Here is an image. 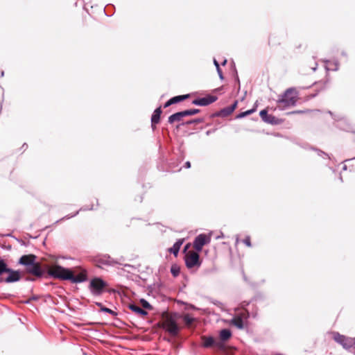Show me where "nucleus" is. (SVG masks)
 <instances>
[{
    "label": "nucleus",
    "mask_w": 355,
    "mask_h": 355,
    "mask_svg": "<svg viewBox=\"0 0 355 355\" xmlns=\"http://www.w3.org/2000/svg\"><path fill=\"white\" fill-rule=\"evenodd\" d=\"M47 268L48 275L55 279L68 280L73 284L81 283L87 280V271L80 266L70 269L55 264L51 266H47Z\"/></svg>",
    "instance_id": "nucleus-1"
},
{
    "label": "nucleus",
    "mask_w": 355,
    "mask_h": 355,
    "mask_svg": "<svg viewBox=\"0 0 355 355\" xmlns=\"http://www.w3.org/2000/svg\"><path fill=\"white\" fill-rule=\"evenodd\" d=\"M37 256L33 254L23 255L19 260V263L26 267L28 273L35 277H41L44 274L41 263L36 262Z\"/></svg>",
    "instance_id": "nucleus-2"
},
{
    "label": "nucleus",
    "mask_w": 355,
    "mask_h": 355,
    "mask_svg": "<svg viewBox=\"0 0 355 355\" xmlns=\"http://www.w3.org/2000/svg\"><path fill=\"white\" fill-rule=\"evenodd\" d=\"M157 326L164 329L173 337L177 336L180 329L173 315L168 312L162 313V319L157 324Z\"/></svg>",
    "instance_id": "nucleus-3"
},
{
    "label": "nucleus",
    "mask_w": 355,
    "mask_h": 355,
    "mask_svg": "<svg viewBox=\"0 0 355 355\" xmlns=\"http://www.w3.org/2000/svg\"><path fill=\"white\" fill-rule=\"evenodd\" d=\"M298 99L297 92L293 88L286 90L283 95L277 100V104L279 107L285 108L295 105Z\"/></svg>",
    "instance_id": "nucleus-4"
},
{
    "label": "nucleus",
    "mask_w": 355,
    "mask_h": 355,
    "mask_svg": "<svg viewBox=\"0 0 355 355\" xmlns=\"http://www.w3.org/2000/svg\"><path fill=\"white\" fill-rule=\"evenodd\" d=\"M20 279L19 272L8 268L6 263L1 260V281L12 283L19 281Z\"/></svg>",
    "instance_id": "nucleus-5"
},
{
    "label": "nucleus",
    "mask_w": 355,
    "mask_h": 355,
    "mask_svg": "<svg viewBox=\"0 0 355 355\" xmlns=\"http://www.w3.org/2000/svg\"><path fill=\"white\" fill-rule=\"evenodd\" d=\"M107 286V284L100 277L93 278L89 283V288L94 295H101L105 288Z\"/></svg>",
    "instance_id": "nucleus-6"
},
{
    "label": "nucleus",
    "mask_w": 355,
    "mask_h": 355,
    "mask_svg": "<svg viewBox=\"0 0 355 355\" xmlns=\"http://www.w3.org/2000/svg\"><path fill=\"white\" fill-rule=\"evenodd\" d=\"M184 260L188 268H192L195 266L199 267L201 264L200 256L197 252L189 251L185 254Z\"/></svg>",
    "instance_id": "nucleus-7"
},
{
    "label": "nucleus",
    "mask_w": 355,
    "mask_h": 355,
    "mask_svg": "<svg viewBox=\"0 0 355 355\" xmlns=\"http://www.w3.org/2000/svg\"><path fill=\"white\" fill-rule=\"evenodd\" d=\"M334 339L338 343L342 345L343 347L348 349L352 347L355 345V339L346 337L343 335H340L338 333H336L334 336Z\"/></svg>",
    "instance_id": "nucleus-8"
},
{
    "label": "nucleus",
    "mask_w": 355,
    "mask_h": 355,
    "mask_svg": "<svg viewBox=\"0 0 355 355\" xmlns=\"http://www.w3.org/2000/svg\"><path fill=\"white\" fill-rule=\"evenodd\" d=\"M210 241V238L205 234L198 235L193 241V248L198 251L200 252L202 247Z\"/></svg>",
    "instance_id": "nucleus-9"
},
{
    "label": "nucleus",
    "mask_w": 355,
    "mask_h": 355,
    "mask_svg": "<svg viewBox=\"0 0 355 355\" xmlns=\"http://www.w3.org/2000/svg\"><path fill=\"white\" fill-rule=\"evenodd\" d=\"M217 100V97L215 96L208 95L205 97L195 99L193 101L192 103L196 105L200 106H207Z\"/></svg>",
    "instance_id": "nucleus-10"
},
{
    "label": "nucleus",
    "mask_w": 355,
    "mask_h": 355,
    "mask_svg": "<svg viewBox=\"0 0 355 355\" xmlns=\"http://www.w3.org/2000/svg\"><path fill=\"white\" fill-rule=\"evenodd\" d=\"M268 44L272 49H277L281 45V40L279 36L270 34L268 37Z\"/></svg>",
    "instance_id": "nucleus-11"
},
{
    "label": "nucleus",
    "mask_w": 355,
    "mask_h": 355,
    "mask_svg": "<svg viewBox=\"0 0 355 355\" xmlns=\"http://www.w3.org/2000/svg\"><path fill=\"white\" fill-rule=\"evenodd\" d=\"M162 112V111L161 107H157L154 111L151 117V123L153 129H155L156 125L159 123Z\"/></svg>",
    "instance_id": "nucleus-12"
},
{
    "label": "nucleus",
    "mask_w": 355,
    "mask_h": 355,
    "mask_svg": "<svg viewBox=\"0 0 355 355\" xmlns=\"http://www.w3.org/2000/svg\"><path fill=\"white\" fill-rule=\"evenodd\" d=\"M259 114H260V116L261 117V119H263V121H264L265 122H267V123H269L271 124L276 123V120H277L276 118L271 114H268L266 110H261Z\"/></svg>",
    "instance_id": "nucleus-13"
},
{
    "label": "nucleus",
    "mask_w": 355,
    "mask_h": 355,
    "mask_svg": "<svg viewBox=\"0 0 355 355\" xmlns=\"http://www.w3.org/2000/svg\"><path fill=\"white\" fill-rule=\"evenodd\" d=\"M184 117L185 116L182 111L176 112L168 117V121L169 123L173 124L175 122L181 121Z\"/></svg>",
    "instance_id": "nucleus-14"
},
{
    "label": "nucleus",
    "mask_w": 355,
    "mask_h": 355,
    "mask_svg": "<svg viewBox=\"0 0 355 355\" xmlns=\"http://www.w3.org/2000/svg\"><path fill=\"white\" fill-rule=\"evenodd\" d=\"M183 243V240H178L175 242L173 247L171 248L168 250L171 253H173L175 257L178 255L179 250L180 249L181 245Z\"/></svg>",
    "instance_id": "nucleus-15"
},
{
    "label": "nucleus",
    "mask_w": 355,
    "mask_h": 355,
    "mask_svg": "<svg viewBox=\"0 0 355 355\" xmlns=\"http://www.w3.org/2000/svg\"><path fill=\"white\" fill-rule=\"evenodd\" d=\"M129 308L130 310L141 316H146L148 314L145 310L135 304H130Z\"/></svg>",
    "instance_id": "nucleus-16"
},
{
    "label": "nucleus",
    "mask_w": 355,
    "mask_h": 355,
    "mask_svg": "<svg viewBox=\"0 0 355 355\" xmlns=\"http://www.w3.org/2000/svg\"><path fill=\"white\" fill-rule=\"evenodd\" d=\"M189 97H190V94H184V95L176 96L170 99H171V102L173 103V104H175V103H180L181 101H183L189 98Z\"/></svg>",
    "instance_id": "nucleus-17"
},
{
    "label": "nucleus",
    "mask_w": 355,
    "mask_h": 355,
    "mask_svg": "<svg viewBox=\"0 0 355 355\" xmlns=\"http://www.w3.org/2000/svg\"><path fill=\"white\" fill-rule=\"evenodd\" d=\"M232 324L233 325L236 326V327H238L239 329H243V322L242 317L241 316H237V317L234 318L232 320Z\"/></svg>",
    "instance_id": "nucleus-18"
},
{
    "label": "nucleus",
    "mask_w": 355,
    "mask_h": 355,
    "mask_svg": "<svg viewBox=\"0 0 355 355\" xmlns=\"http://www.w3.org/2000/svg\"><path fill=\"white\" fill-rule=\"evenodd\" d=\"M220 339L223 340H227L231 337V332L229 329H224L220 332Z\"/></svg>",
    "instance_id": "nucleus-19"
},
{
    "label": "nucleus",
    "mask_w": 355,
    "mask_h": 355,
    "mask_svg": "<svg viewBox=\"0 0 355 355\" xmlns=\"http://www.w3.org/2000/svg\"><path fill=\"white\" fill-rule=\"evenodd\" d=\"M183 320L187 327H190L192 324V323L196 320V319L191 317L189 314H185L183 316Z\"/></svg>",
    "instance_id": "nucleus-20"
},
{
    "label": "nucleus",
    "mask_w": 355,
    "mask_h": 355,
    "mask_svg": "<svg viewBox=\"0 0 355 355\" xmlns=\"http://www.w3.org/2000/svg\"><path fill=\"white\" fill-rule=\"evenodd\" d=\"M184 114V116H191V115H194V114H196L200 112V110L198 109H190V110H184L182 111Z\"/></svg>",
    "instance_id": "nucleus-21"
},
{
    "label": "nucleus",
    "mask_w": 355,
    "mask_h": 355,
    "mask_svg": "<svg viewBox=\"0 0 355 355\" xmlns=\"http://www.w3.org/2000/svg\"><path fill=\"white\" fill-rule=\"evenodd\" d=\"M203 340H204L203 345L206 347H211L214 343V340L213 338H211V337H209V338L203 337Z\"/></svg>",
    "instance_id": "nucleus-22"
},
{
    "label": "nucleus",
    "mask_w": 355,
    "mask_h": 355,
    "mask_svg": "<svg viewBox=\"0 0 355 355\" xmlns=\"http://www.w3.org/2000/svg\"><path fill=\"white\" fill-rule=\"evenodd\" d=\"M256 109H251V110H248L245 112H241L240 114H239L236 116V118H243V117H245L246 116H248L251 114H252L254 112H255Z\"/></svg>",
    "instance_id": "nucleus-23"
},
{
    "label": "nucleus",
    "mask_w": 355,
    "mask_h": 355,
    "mask_svg": "<svg viewBox=\"0 0 355 355\" xmlns=\"http://www.w3.org/2000/svg\"><path fill=\"white\" fill-rule=\"evenodd\" d=\"M141 303L144 308L149 310L153 309V306L146 300L142 299L141 300Z\"/></svg>",
    "instance_id": "nucleus-24"
},
{
    "label": "nucleus",
    "mask_w": 355,
    "mask_h": 355,
    "mask_svg": "<svg viewBox=\"0 0 355 355\" xmlns=\"http://www.w3.org/2000/svg\"><path fill=\"white\" fill-rule=\"evenodd\" d=\"M243 243L248 247L250 248L252 246V243H251V239H250V236H246L243 239Z\"/></svg>",
    "instance_id": "nucleus-25"
},
{
    "label": "nucleus",
    "mask_w": 355,
    "mask_h": 355,
    "mask_svg": "<svg viewBox=\"0 0 355 355\" xmlns=\"http://www.w3.org/2000/svg\"><path fill=\"white\" fill-rule=\"evenodd\" d=\"M171 272L174 277H177L180 273V270L176 266H172L171 269Z\"/></svg>",
    "instance_id": "nucleus-26"
},
{
    "label": "nucleus",
    "mask_w": 355,
    "mask_h": 355,
    "mask_svg": "<svg viewBox=\"0 0 355 355\" xmlns=\"http://www.w3.org/2000/svg\"><path fill=\"white\" fill-rule=\"evenodd\" d=\"M101 311L108 313H110V314H111L112 315H116V312H114L112 309H110L109 308H107V307H105V306L101 308Z\"/></svg>",
    "instance_id": "nucleus-27"
},
{
    "label": "nucleus",
    "mask_w": 355,
    "mask_h": 355,
    "mask_svg": "<svg viewBox=\"0 0 355 355\" xmlns=\"http://www.w3.org/2000/svg\"><path fill=\"white\" fill-rule=\"evenodd\" d=\"M202 121V119H194V120H191V121H188L186 122L185 124L187 125H189V124H191V123H201Z\"/></svg>",
    "instance_id": "nucleus-28"
},
{
    "label": "nucleus",
    "mask_w": 355,
    "mask_h": 355,
    "mask_svg": "<svg viewBox=\"0 0 355 355\" xmlns=\"http://www.w3.org/2000/svg\"><path fill=\"white\" fill-rule=\"evenodd\" d=\"M171 105H173V103L171 102V99H169L168 101H166L165 103V104L164 105V108L168 107Z\"/></svg>",
    "instance_id": "nucleus-29"
},
{
    "label": "nucleus",
    "mask_w": 355,
    "mask_h": 355,
    "mask_svg": "<svg viewBox=\"0 0 355 355\" xmlns=\"http://www.w3.org/2000/svg\"><path fill=\"white\" fill-rule=\"evenodd\" d=\"M217 72H218V73L219 75L220 78L223 80V73H222V71H221L220 68L217 69Z\"/></svg>",
    "instance_id": "nucleus-30"
},
{
    "label": "nucleus",
    "mask_w": 355,
    "mask_h": 355,
    "mask_svg": "<svg viewBox=\"0 0 355 355\" xmlns=\"http://www.w3.org/2000/svg\"><path fill=\"white\" fill-rule=\"evenodd\" d=\"M234 110H232V108L230 107H227L225 110H223V112H227V114H230L233 112Z\"/></svg>",
    "instance_id": "nucleus-31"
},
{
    "label": "nucleus",
    "mask_w": 355,
    "mask_h": 355,
    "mask_svg": "<svg viewBox=\"0 0 355 355\" xmlns=\"http://www.w3.org/2000/svg\"><path fill=\"white\" fill-rule=\"evenodd\" d=\"M237 106V102L235 101L231 106L230 107L232 108V110H234L236 109Z\"/></svg>",
    "instance_id": "nucleus-32"
},
{
    "label": "nucleus",
    "mask_w": 355,
    "mask_h": 355,
    "mask_svg": "<svg viewBox=\"0 0 355 355\" xmlns=\"http://www.w3.org/2000/svg\"><path fill=\"white\" fill-rule=\"evenodd\" d=\"M184 167L187 168H189L191 167V163L190 162H187L185 164H184Z\"/></svg>",
    "instance_id": "nucleus-33"
},
{
    "label": "nucleus",
    "mask_w": 355,
    "mask_h": 355,
    "mask_svg": "<svg viewBox=\"0 0 355 355\" xmlns=\"http://www.w3.org/2000/svg\"><path fill=\"white\" fill-rule=\"evenodd\" d=\"M96 304L100 308L101 310L102 307H104L103 306L102 303H101V302H96Z\"/></svg>",
    "instance_id": "nucleus-34"
},
{
    "label": "nucleus",
    "mask_w": 355,
    "mask_h": 355,
    "mask_svg": "<svg viewBox=\"0 0 355 355\" xmlns=\"http://www.w3.org/2000/svg\"><path fill=\"white\" fill-rule=\"evenodd\" d=\"M214 64L216 67V69L220 68L219 64L218 63V62L216 60H214Z\"/></svg>",
    "instance_id": "nucleus-35"
},
{
    "label": "nucleus",
    "mask_w": 355,
    "mask_h": 355,
    "mask_svg": "<svg viewBox=\"0 0 355 355\" xmlns=\"http://www.w3.org/2000/svg\"><path fill=\"white\" fill-rule=\"evenodd\" d=\"M302 112L301 111H297L295 112V113H301Z\"/></svg>",
    "instance_id": "nucleus-36"
},
{
    "label": "nucleus",
    "mask_w": 355,
    "mask_h": 355,
    "mask_svg": "<svg viewBox=\"0 0 355 355\" xmlns=\"http://www.w3.org/2000/svg\"><path fill=\"white\" fill-rule=\"evenodd\" d=\"M1 76H3V71H1Z\"/></svg>",
    "instance_id": "nucleus-37"
},
{
    "label": "nucleus",
    "mask_w": 355,
    "mask_h": 355,
    "mask_svg": "<svg viewBox=\"0 0 355 355\" xmlns=\"http://www.w3.org/2000/svg\"><path fill=\"white\" fill-rule=\"evenodd\" d=\"M225 63H226V60H225V61L223 62V64H225Z\"/></svg>",
    "instance_id": "nucleus-38"
}]
</instances>
